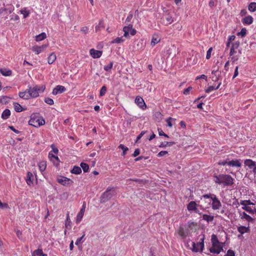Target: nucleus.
Instances as JSON below:
<instances>
[{
	"label": "nucleus",
	"mask_w": 256,
	"mask_h": 256,
	"mask_svg": "<svg viewBox=\"0 0 256 256\" xmlns=\"http://www.w3.org/2000/svg\"><path fill=\"white\" fill-rule=\"evenodd\" d=\"M124 41V39L123 38V37H118L114 40L112 42V44H120L123 42Z\"/></svg>",
	"instance_id": "obj_44"
},
{
	"label": "nucleus",
	"mask_w": 256,
	"mask_h": 256,
	"mask_svg": "<svg viewBox=\"0 0 256 256\" xmlns=\"http://www.w3.org/2000/svg\"><path fill=\"white\" fill-rule=\"evenodd\" d=\"M240 216L242 219H244L250 222L252 220V218L245 212H240Z\"/></svg>",
	"instance_id": "obj_24"
},
{
	"label": "nucleus",
	"mask_w": 256,
	"mask_h": 256,
	"mask_svg": "<svg viewBox=\"0 0 256 256\" xmlns=\"http://www.w3.org/2000/svg\"><path fill=\"white\" fill-rule=\"evenodd\" d=\"M56 58V54L54 52L51 53L48 58V63L50 64H53L55 62Z\"/></svg>",
	"instance_id": "obj_27"
},
{
	"label": "nucleus",
	"mask_w": 256,
	"mask_h": 256,
	"mask_svg": "<svg viewBox=\"0 0 256 256\" xmlns=\"http://www.w3.org/2000/svg\"><path fill=\"white\" fill-rule=\"evenodd\" d=\"M28 90L30 98H36L39 96L40 93H42L44 92L45 90V86L44 85L36 86L34 87H30Z\"/></svg>",
	"instance_id": "obj_3"
},
{
	"label": "nucleus",
	"mask_w": 256,
	"mask_h": 256,
	"mask_svg": "<svg viewBox=\"0 0 256 256\" xmlns=\"http://www.w3.org/2000/svg\"><path fill=\"white\" fill-rule=\"evenodd\" d=\"M70 172L72 174H78L82 172L81 168L78 166H74L73 168L71 170Z\"/></svg>",
	"instance_id": "obj_37"
},
{
	"label": "nucleus",
	"mask_w": 256,
	"mask_h": 256,
	"mask_svg": "<svg viewBox=\"0 0 256 256\" xmlns=\"http://www.w3.org/2000/svg\"><path fill=\"white\" fill-rule=\"evenodd\" d=\"M158 134L160 136H164L166 138H168V136L164 133L162 130L160 128H158Z\"/></svg>",
	"instance_id": "obj_57"
},
{
	"label": "nucleus",
	"mask_w": 256,
	"mask_h": 256,
	"mask_svg": "<svg viewBox=\"0 0 256 256\" xmlns=\"http://www.w3.org/2000/svg\"><path fill=\"white\" fill-rule=\"evenodd\" d=\"M44 102L49 105H52L54 104L53 100L49 98H45Z\"/></svg>",
	"instance_id": "obj_51"
},
{
	"label": "nucleus",
	"mask_w": 256,
	"mask_h": 256,
	"mask_svg": "<svg viewBox=\"0 0 256 256\" xmlns=\"http://www.w3.org/2000/svg\"><path fill=\"white\" fill-rule=\"evenodd\" d=\"M244 24L250 25L253 22V18L250 16H246L242 20Z\"/></svg>",
	"instance_id": "obj_21"
},
{
	"label": "nucleus",
	"mask_w": 256,
	"mask_h": 256,
	"mask_svg": "<svg viewBox=\"0 0 256 256\" xmlns=\"http://www.w3.org/2000/svg\"><path fill=\"white\" fill-rule=\"evenodd\" d=\"M188 234V231L182 228H180L178 230V234L182 238H186Z\"/></svg>",
	"instance_id": "obj_33"
},
{
	"label": "nucleus",
	"mask_w": 256,
	"mask_h": 256,
	"mask_svg": "<svg viewBox=\"0 0 256 256\" xmlns=\"http://www.w3.org/2000/svg\"><path fill=\"white\" fill-rule=\"evenodd\" d=\"M240 204L243 206L242 207V208L244 210H246V212H248L250 214L253 212L252 208L246 206V202L245 200H241L240 202Z\"/></svg>",
	"instance_id": "obj_20"
},
{
	"label": "nucleus",
	"mask_w": 256,
	"mask_h": 256,
	"mask_svg": "<svg viewBox=\"0 0 256 256\" xmlns=\"http://www.w3.org/2000/svg\"><path fill=\"white\" fill-rule=\"evenodd\" d=\"M246 30L245 28H243L242 29L240 32L238 33V36H240L242 37H244L246 36Z\"/></svg>",
	"instance_id": "obj_50"
},
{
	"label": "nucleus",
	"mask_w": 256,
	"mask_h": 256,
	"mask_svg": "<svg viewBox=\"0 0 256 256\" xmlns=\"http://www.w3.org/2000/svg\"><path fill=\"white\" fill-rule=\"evenodd\" d=\"M8 208V206L7 204H6V203L3 204L1 200H0V208Z\"/></svg>",
	"instance_id": "obj_60"
},
{
	"label": "nucleus",
	"mask_w": 256,
	"mask_h": 256,
	"mask_svg": "<svg viewBox=\"0 0 256 256\" xmlns=\"http://www.w3.org/2000/svg\"><path fill=\"white\" fill-rule=\"evenodd\" d=\"M48 158L50 160L54 162L55 165H58L59 162V158L57 156H56L52 152L48 154Z\"/></svg>",
	"instance_id": "obj_19"
},
{
	"label": "nucleus",
	"mask_w": 256,
	"mask_h": 256,
	"mask_svg": "<svg viewBox=\"0 0 256 256\" xmlns=\"http://www.w3.org/2000/svg\"><path fill=\"white\" fill-rule=\"evenodd\" d=\"M116 194L113 188H108L103 193L100 198L101 203H104L110 200Z\"/></svg>",
	"instance_id": "obj_6"
},
{
	"label": "nucleus",
	"mask_w": 256,
	"mask_h": 256,
	"mask_svg": "<svg viewBox=\"0 0 256 256\" xmlns=\"http://www.w3.org/2000/svg\"><path fill=\"white\" fill-rule=\"evenodd\" d=\"M240 44V42L239 41L235 42H234L232 44L231 48L236 50L239 47Z\"/></svg>",
	"instance_id": "obj_53"
},
{
	"label": "nucleus",
	"mask_w": 256,
	"mask_h": 256,
	"mask_svg": "<svg viewBox=\"0 0 256 256\" xmlns=\"http://www.w3.org/2000/svg\"><path fill=\"white\" fill-rule=\"evenodd\" d=\"M162 20V23L165 26L169 25L174 21L172 16L170 14L164 15Z\"/></svg>",
	"instance_id": "obj_10"
},
{
	"label": "nucleus",
	"mask_w": 256,
	"mask_h": 256,
	"mask_svg": "<svg viewBox=\"0 0 256 256\" xmlns=\"http://www.w3.org/2000/svg\"><path fill=\"white\" fill-rule=\"evenodd\" d=\"M134 102L135 103L138 105V106L141 109L143 110L146 109V105L144 102V99L142 97L140 96H137Z\"/></svg>",
	"instance_id": "obj_13"
},
{
	"label": "nucleus",
	"mask_w": 256,
	"mask_h": 256,
	"mask_svg": "<svg viewBox=\"0 0 256 256\" xmlns=\"http://www.w3.org/2000/svg\"><path fill=\"white\" fill-rule=\"evenodd\" d=\"M14 106L15 111L16 112H21L24 110L22 106L18 102H14Z\"/></svg>",
	"instance_id": "obj_41"
},
{
	"label": "nucleus",
	"mask_w": 256,
	"mask_h": 256,
	"mask_svg": "<svg viewBox=\"0 0 256 256\" xmlns=\"http://www.w3.org/2000/svg\"><path fill=\"white\" fill-rule=\"evenodd\" d=\"M106 88L105 86H103L100 90V96H104L106 94Z\"/></svg>",
	"instance_id": "obj_52"
},
{
	"label": "nucleus",
	"mask_w": 256,
	"mask_h": 256,
	"mask_svg": "<svg viewBox=\"0 0 256 256\" xmlns=\"http://www.w3.org/2000/svg\"><path fill=\"white\" fill-rule=\"evenodd\" d=\"M118 148L122 150V151H123L122 154V156H124L126 154V152L128 150V148L127 147L125 146L122 144H120L118 146Z\"/></svg>",
	"instance_id": "obj_46"
},
{
	"label": "nucleus",
	"mask_w": 256,
	"mask_h": 256,
	"mask_svg": "<svg viewBox=\"0 0 256 256\" xmlns=\"http://www.w3.org/2000/svg\"><path fill=\"white\" fill-rule=\"evenodd\" d=\"M214 182L218 184H222L224 186H230L234 184V178L228 174H221L214 176Z\"/></svg>",
	"instance_id": "obj_1"
},
{
	"label": "nucleus",
	"mask_w": 256,
	"mask_h": 256,
	"mask_svg": "<svg viewBox=\"0 0 256 256\" xmlns=\"http://www.w3.org/2000/svg\"><path fill=\"white\" fill-rule=\"evenodd\" d=\"M20 98L24 99V100H28L30 98V92L28 90L25 92H19L18 94Z\"/></svg>",
	"instance_id": "obj_22"
},
{
	"label": "nucleus",
	"mask_w": 256,
	"mask_h": 256,
	"mask_svg": "<svg viewBox=\"0 0 256 256\" xmlns=\"http://www.w3.org/2000/svg\"><path fill=\"white\" fill-rule=\"evenodd\" d=\"M19 19H20V18H19L18 16L16 14H12L10 18V20H19Z\"/></svg>",
	"instance_id": "obj_62"
},
{
	"label": "nucleus",
	"mask_w": 256,
	"mask_h": 256,
	"mask_svg": "<svg viewBox=\"0 0 256 256\" xmlns=\"http://www.w3.org/2000/svg\"><path fill=\"white\" fill-rule=\"evenodd\" d=\"M212 48H210L207 51L206 56V58L207 60L210 59V58L211 57V53H212Z\"/></svg>",
	"instance_id": "obj_55"
},
{
	"label": "nucleus",
	"mask_w": 256,
	"mask_h": 256,
	"mask_svg": "<svg viewBox=\"0 0 256 256\" xmlns=\"http://www.w3.org/2000/svg\"><path fill=\"white\" fill-rule=\"evenodd\" d=\"M32 180H33V175L30 172H28L27 173L26 178V182L28 185H30L32 184Z\"/></svg>",
	"instance_id": "obj_30"
},
{
	"label": "nucleus",
	"mask_w": 256,
	"mask_h": 256,
	"mask_svg": "<svg viewBox=\"0 0 256 256\" xmlns=\"http://www.w3.org/2000/svg\"><path fill=\"white\" fill-rule=\"evenodd\" d=\"M228 165L235 167H240L241 166V164L239 160H232L231 161L228 162Z\"/></svg>",
	"instance_id": "obj_26"
},
{
	"label": "nucleus",
	"mask_w": 256,
	"mask_h": 256,
	"mask_svg": "<svg viewBox=\"0 0 256 256\" xmlns=\"http://www.w3.org/2000/svg\"><path fill=\"white\" fill-rule=\"evenodd\" d=\"M10 98L7 96H0V102L1 103H6L8 102Z\"/></svg>",
	"instance_id": "obj_47"
},
{
	"label": "nucleus",
	"mask_w": 256,
	"mask_h": 256,
	"mask_svg": "<svg viewBox=\"0 0 256 256\" xmlns=\"http://www.w3.org/2000/svg\"><path fill=\"white\" fill-rule=\"evenodd\" d=\"M218 62L212 68V80L213 82H218L220 76V72H219L220 66L218 65Z\"/></svg>",
	"instance_id": "obj_8"
},
{
	"label": "nucleus",
	"mask_w": 256,
	"mask_h": 256,
	"mask_svg": "<svg viewBox=\"0 0 256 256\" xmlns=\"http://www.w3.org/2000/svg\"><path fill=\"white\" fill-rule=\"evenodd\" d=\"M238 67L236 66V68H235L234 74V76L232 78L233 79H234L235 78H236L238 76Z\"/></svg>",
	"instance_id": "obj_64"
},
{
	"label": "nucleus",
	"mask_w": 256,
	"mask_h": 256,
	"mask_svg": "<svg viewBox=\"0 0 256 256\" xmlns=\"http://www.w3.org/2000/svg\"><path fill=\"white\" fill-rule=\"evenodd\" d=\"M112 66H113L112 62H110V63L108 64L107 65L104 66V70L106 71H109V70H110L112 68Z\"/></svg>",
	"instance_id": "obj_49"
},
{
	"label": "nucleus",
	"mask_w": 256,
	"mask_h": 256,
	"mask_svg": "<svg viewBox=\"0 0 256 256\" xmlns=\"http://www.w3.org/2000/svg\"><path fill=\"white\" fill-rule=\"evenodd\" d=\"M0 73L5 76H10L12 75V72L10 70L6 68L0 69Z\"/></svg>",
	"instance_id": "obj_23"
},
{
	"label": "nucleus",
	"mask_w": 256,
	"mask_h": 256,
	"mask_svg": "<svg viewBox=\"0 0 256 256\" xmlns=\"http://www.w3.org/2000/svg\"><path fill=\"white\" fill-rule=\"evenodd\" d=\"M202 219L209 222H212L214 220V216H213L204 214L202 216Z\"/></svg>",
	"instance_id": "obj_39"
},
{
	"label": "nucleus",
	"mask_w": 256,
	"mask_h": 256,
	"mask_svg": "<svg viewBox=\"0 0 256 256\" xmlns=\"http://www.w3.org/2000/svg\"><path fill=\"white\" fill-rule=\"evenodd\" d=\"M160 40V38L158 35H154L152 37L151 40V45L152 46H155L156 44L158 43Z\"/></svg>",
	"instance_id": "obj_25"
},
{
	"label": "nucleus",
	"mask_w": 256,
	"mask_h": 256,
	"mask_svg": "<svg viewBox=\"0 0 256 256\" xmlns=\"http://www.w3.org/2000/svg\"><path fill=\"white\" fill-rule=\"evenodd\" d=\"M200 242L197 243L192 242L190 249L194 252H202L204 248V236H200Z\"/></svg>",
	"instance_id": "obj_4"
},
{
	"label": "nucleus",
	"mask_w": 256,
	"mask_h": 256,
	"mask_svg": "<svg viewBox=\"0 0 256 256\" xmlns=\"http://www.w3.org/2000/svg\"><path fill=\"white\" fill-rule=\"evenodd\" d=\"M239 58V56L236 55V56H232L231 58L232 61L233 62H235L237 61Z\"/></svg>",
	"instance_id": "obj_63"
},
{
	"label": "nucleus",
	"mask_w": 256,
	"mask_h": 256,
	"mask_svg": "<svg viewBox=\"0 0 256 256\" xmlns=\"http://www.w3.org/2000/svg\"><path fill=\"white\" fill-rule=\"evenodd\" d=\"M202 197L206 198L211 199L212 201L211 206L213 210H220L222 207V203L216 195L214 194H206L204 195Z\"/></svg>",
	"instance_id": "obj_2"
},
{
	"label": "nucleus",
	"mask_w": 256,
	"mask_h": 256,
	"mask_svg": "<svg viewBox=\"0 0 256 256\" xmlns=\"http://www.w3.org/2000/svg\"><path fill=\"white\" fill-rule=\"evenodd\" d=\"M10 116V111L8 109L4 110L2 114V118L4 120L8 119Z\"/></svg>",
	"instance_id": "obj_29"
},
{
	"label": "nucleus",
	"mask_w": 256,
	"mask_h": 256,
	"mask_svg": "<svg viewBox=\"0 0 256 256\" xmlns=\"http://www.w3.org/2000/svg\"><path fill=\"white\" fill-rule=\"evenodd\" d=\"M221 84H222V82H218V84L216 86H210L205 91L206 93H210V92H211L212 91L214 90H218L220 88Z\"/></svg>",
	"instance_id": "obj_31"
},
{
	"label": "nucleus",
	"mask_w": 256,
	"mask_h": 256,
	"mask_svg": "<svg viewBox=\"0 0 256 256\" xmlns=\"http://www.w3.org/2000/svg\"><path fill=\"white\" fill-rule=\"evenodd\" d=\"M48 46V44H42L41 46H32V50L35 52L36 54H39L43 52L46 48Z\"/></svg>",
	"instance_id": "obj_15"
},
{
	"label": "nucleus",
	"mask_w": 256,
	"mask_h": 256,
	"mask_svg": "<svg viewBox=\"0 0 256 256\" xmlns=\"http://www.w3.org/2000/svg\"><path fill=\"white\" fill-rule=\"evenodd\" d=\"M192 90V86H189L188 88H186L184 91V94L185 95H187L188 94L190 90Z\"/></svg>",
	"instance_id": "obj_61"
},
{
	"label": "nucleus",
	"mask_w": 256,
	"mask_h": 256,
	"mask_svg": "<svg viewBox=\"0 0 256 256\" xmlns=\"http://www.w3.org/2000/svg\"><path fill=\"white\" fill-rule=\"evenodd\" d=\"M34 254L38 256H46L47 255L44 254L42 249H38L34 250Z\"/></svg>",
	"instance_id": "obj_48"
},
{
	"label": "nucleus",
	"mask_w": 256,
	"mask_h": 256,
	"mask_svg": "<svg viewBox=\"0 0 256 256\" xmlns=\"http://www.w3.org/2000/svg\"><path fill=\"white\" fill-rule=\"evenodd\" d=\"M198 204L194 201H191L187 206V209L188 211H194L196 213L200 214L198 209Z\"/></svg>",
	"instance_id": "obj_14"
},
{
	"label": "nucleus",
	"mask_w": 256,
	"mask_h": 256,
	"mask_svg": "<svg viewBox=\"0 0 256 256\" xmlns=\"http://www.w3.org/2000/svg\"><path fill=\"white\" fill-rule=\"evenodd\" d=\"M80 166L82 168L84 172H88L89 170V166L88 165L84 162H82L80 164Z\"/></svg>",
	"instance_id": "obj_45"
},
{
	"label": "nucleus",
	"mask_w": 256,
	"mask_h": 256,
	"mask_svg": "<svg viewBox=\"0 0 256 256\" xmlns=\"http://www.w3.org/2000/svg\"><path fill=\"white\" fill-rule=\"evenodd\" d=\"M172 120V118H169L166 120V122H167L168 126L170 128L172 126L171 122Z\"/></svg>",
	"instance_id": "obj_58"
},
{
	"label": "nucleus",
	"mask_w": 256,
	"mask_h": 256,
	"mask_svg": "<svg viewBox=\"0 0 256 256\" xmlns=\"http://www.w3.org/2000/svg\"><path fill=\"white\" fill-rule=\"evenodd\" d=\"M244 164L250 169L252 170L254 174H256V162L250 159H246L244 162Z\"/></svg>",
	"instance_id": "obj_12"
},
{
	"label": "nucleus",
	"mask_w": 256,
	"mask_h": 256,
	"mask_svg": "<svg viewBox=\"0 0 256 256\" xmlns=\"http://www.w3.org/2000/svg\"><path fill=\"white\" fill-rule=\"evenodd\" d=\"M66 90L64 86H62L58 85L55 87L52 92V94L54 95H56L58 94H62Z\"/></svg>",
	"instance_id": "obj_17"
},
{
	"label": "nucleus",
	"mask_w": 256,
	"mask_h": 256,
	"mask_svg": "<svg viewBox=\"0 0 256 256\" xmlns=\"http://www.w3.org/2000/svg\"><path fill=\"white\" fill-rule=\"evenodd\" d=\"M86 210V204H84L80 211L77 214L76 218V223L78 224L82 220Z\"/></svg>",
	"instance_id": "obj_16"
},
{
	"label": "nucleus",
	"mask_w": 256,
	"mask_h": 256,
	"mask_svg": "<svg viewBox=\"0 0 256 256\" xmlns=\"http://www.w3.org/2000/svg\"><path fill=\"white\" fill-rule=\"evenodd\" d=\"M56 180L60 184L64 186L71 185L73 183L72 180L70 178L61 176L57 177Z\"/></svg>",
	"instance_id": "obj_9"
},
{
	"label": "nucleus",
	"mask_w": 256,
	"mask_h": 256,
	"mask_svg": "<svg viewBox=\"0 0 256 256\" xmlns=\"http://www.w3.org/2000/svg\"><path fill=\"white\" fill-rule=\"evenodd\" d=\"M238 232L241 234H244L248 231V228H246L244 226H240L238 228Z\"/></svg>",
	"instance_id": "obj_42"
},
{
	"label": "nucleus",
	"mask_w": 256,
	"mask_h": 256,
	"mask_svg": "<svg viewBox=\"0 0 256 256\" xmlns=\"http://www.w3.org/2000/svg\"><path fill=\"white\" fill-rule=\"evenodd\" d=\"M90 54L94 58H99L102 54V52L100 50H96L92 48L90 50Z\"/></svg>",
	"instance_id": "obj_18"
},
{
	"label": "nucleus",
	"mask_w": 256,
	"mask_h": 256,
	"mask_svg": "<svg viewBox=\"0 0 256 256\" xmlns=\"http://www.w3.org/2000/svg\"><path fill=\"white\" fill-rule=\"evenodd\" d=\"M248 10L250 12H254L256 11V2H252L248 6Z\"/></svg>",
	"instance_id": "obj_40"
},
{
	"label": "nucleus",
	"mask_w": 256,
	"mask_h": 256,
	"mask_svg": "<svg viewBox=\"0 0 256 256\" xmlns=\"http://www.w3.org/2000/svg\"><path fill=\"white\" fill-rule=\"evenodd\" d=\"M39 170L41 172H43L45 170L46 167V162L42 161L38 163Z\"/></svg>",
	"instance_id": "obj_35"
},
{
	"label": "nucleus",
	"mask_w": 256,
	"mask_h": 256,
	"mask_svg": "<svg viewBox=\"0 0 256 256\" xmlns=\"http://www.w3.org/2000/svg\"><path fill=\"white\" fill-rule=\"evenodd\" d=\"M235 254L232 250H229L227 251L226 256H234Z\"/></svg>",
	"instance_id": "obj_56"
},
{
	"label": "nucleus",
	"mask_w": 256,
	"mask_h": 256,
	"mask_svg": "<svg viewBox=\"0 0 256 256\" xmlns=\"http://www.w3.org/2000/svg\"><path fill=\"white\" fill-rule=\"evenodd\" d=\"M211 242L212 244H223L222 243H221L218 241L216 236L215 234H212V236Z\"/></svg>",
	"instance_id": "obj_36"
},
{
	"label": "nucleus",
	"mask_w": 256,
	"mask_h": 256,
	"mask_svg": "<svg viewBox=\"0 0 256 256\" xmlns=\"http://www.w3.org/2000/svg\"><path fill=\"white\" fill-rule=\"evenodd\" d=\"M168 153L167 151H160L158 154V156L161 157L165 156Z\"/></svg>",
	"instance_id": "obj_59"
},
{
	"label": "nucleus",
	"mask_w": 256,
	"mask_h": 256,
	"mask_svg": "<svg viewBox=\"0 0 256 256\" xmlns=\"http://www.w3.org/2000/svg\"><path fill=\"white\" fill-rule=\"evenodd\" d=\"M84 234L80 238H79L77 239V240H76V243L75 244L78 246V248L80 249H82V243L84 242V241H82V239L83 238H84Z\"/></svg>",
	"instance_id": "obj_38"
},
{
	"label": "nucleus",
	"mask_w": 256,
	"mask_h": 256,
	"mask_svg": "<svg viewBox=\"0 0 256 256\" xmlns=\"http://www.w3.org/2000/svg\"><path fill=\"white\" fill-rule=\"evenodd\" d=\"M80 31L84 34H87L89 32V28L88 26H84L81 28Z\"/></svg>",
	"instance_id": "obj_54"
},
{
	"label": "nucleus",
	"mask_w": 256,
	"mask_h": 256,
	"mask_svg": "<svg viewBox=\"0 0 256 256\" xmlns=\"http://www.w3.org/2000/svg\"><path fill=\"white\" fill-rule=\"evenodd\" d=\"M223 250V244H212L210 248V252L218 254Z\"/></svg>",
	"instance_id": "obj_11"
},
{
	"label": "nucleus",
	"mask_w": 256,
	"mask_h": 256,
	"mask_svg": "<svg viewBox=\"0 0 256 256\" xmlns=\"http://www.w3.org/2000/svg\"><path fill=\"white\" fill-rule=\"evenodd\" d=\"M104 28V22L102 20H101L98 25L95 27L96 32H98L100 31L102 29Z\"/></svg>",
	"instance_id": "obj_28"
},
{
	"label": "nucleus",
	"mask_w": 256,
	"mask_h": 256,
	"mask_svg": "<svg viewBox=\"0 0 256 256\" xmlns=\"http://www.w3.org/2000/svg\"><path fill=\"white\" fill-rule=\"evenodd\" d=\"M122 30L124 32V36L128 38H130L131 36H134L136 32V30L132 28V25L131 24L128 26H124Z\"/></svg>",
	"instance_id": "obj_7"
},
{
	"label": "nucleus",
	"mask_w": 256,
	"mask_h": 256,
	"mask_svg": "<svg viewBox=\"0 0 256 256\" xmlns=\"http://www.w3.org/2000/svg\"><path fill=\"white\" fill-rule=\"evenodd\" d=\"M174 144L172 142H162L159 146L160 148H163L166 146H170Z\"/></svg>",
	"instance_id": "obj_43"
},
{
	"label": "nucleus",
	"mask_w": 256,
	"mask_h": 256,
	"mask_svg": "<svg viewBox=\"0 0 256 256\" xmlns=\"http://www.w3.org/2000/svg\"><path fill=\"white\" fill-rule=\"evenodd\" d=\"M20 14H22L24 18L28 16L30 12L27 8H24L20 10Z\"/></svg>",
	"instance_id": "obj_32"
},
{
	"label": "nucleus",
	"mask_w": 256,
	"mask_h": 256,
	"mask_svg": "<svg viewBox=\"0 0 256 256\" xmlns=\"http://www.w3.org/2000/svg\"><path fill=\"white\" fill-rule=\"evenodd\" d=\"M46 38V34L45 32H42L36 36V40L40 42L44 40Z\"/></svg>",
	"instance_id": "obj_34"
},
{
	"label": "nucleus",
	"mask_w": 256,
	"mask_h": 256,
	"mask_svg": "<svg viewBox=\"0 0 256 256\" xmlns=\"http://www.w3.org/2000/svg\"><path fill=\"white\" fill-rule=\"evenodd\" d=\"M29 124L32 126L36 128L39 127L44 124L45 120L42 118L37 116H32L28 122Z\"/></svg>",
	"instance_id": "obj_5"
}]
</instances>
